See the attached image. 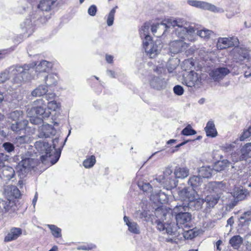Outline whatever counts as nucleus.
<instances>
[{"label": "nucleus", "mask_w": 251, "mask_h": 251, "mask_svg": "<svg viewBox=\"0 0 251 251\" xmlns=\"http://www.w3.org/2000/svg\"><path fill=\"white\" fill-rule=\"evenodd\" d=\"M168 22L173 27H177L176 28V34L181 39H187L190 41L194 42L197 40V36L207 40L214 35L212 30L206 28L197 30L181 19H169Z\"/></svg>", "instance_id": "f257e3e1"}, {"label": "nucleus", "mask_w": 251, "mask_h": 251, "mask_svg": "<svg viewBox=\"0 0 251 251\" xmlns=\"http://www.w3.org/2000/svg\"><path fill=\"white\" fill-rule=\"evenodd\" d=\"M33 66L31 64H25L23 66H11L0 73V84L6 81L10 76H13V83L20 84L22 82L30 80L33 78L30 74L31 69Z\"/></svg>", "instance_id": "f03ea898"}, {"label": "nucleus", "mask_w": 251, "mask_h": 251, "mask_svg": "<svg viewBox=\"0 0 251 251\" xmlns=\"http://www.w3.org/2000/svg\"><path fill=\"white\" fill-rule=\"evenodd\" d=\"M59 142V138H55L52 140V148L49 144L48 142L38 141L36 142L35 146L36 148L38 147L42 148H44V149H41V151H45V154L41 156V160L42 162L45 161L47 160L48 158H49L51 164H54L56 163L60 156V151L56 150V144Z\"/></svg>", "instance_id": "7ed1b4c3"}, {"label": "nucleus", "mask_w": 251, "mask_h": 251, "mask_svg": "<svg viewBox=\"0 0 251 251\" xmlns=\"http://www.w3.org/2000/svg\"><path fill=\"white\" fill-rule=\"evenodd\" d=\"M47 109V103L43 99H41L34 101L32 107L27 108L26 112L28 116L36 115L42 116L43 117H48L50 112Z\"/></svg>", "instance_id": "20e7f679"}, {"label": "nucleus", "mask_w": 251, "mask_h": 251, "mask_svg": "<svg viewBox=\"0 0 251 251\" xmlns=\"http://www.w3.org/2000/svg\"><path fill=\"white\" fill-rule=\"evenodd\" d=\"M184 211L185 207L182 205L176 206L173 210V213L176 216V225L179 228L186 227L187 223L191 220V215Z\"/></svg>", "instance_id": "39448f33"}, {"label": "nucleus", "mask_w": 251, "mask_h": 251, "mask_svg": "<svg viewBox=\"0 0 251 251\" xmlns=\"http://www.w3.org/2000/svg\"><path fill=\"white\" fill-rule=\"evenodd\" d=\"M143 45L147 56L151 58L156 57L162 48L160 40L153 41L151 39L148 41H146Z\"/></svg>", "instance_id": "423d86ee"}, {"label": "nucleus", "mask_w": 251, "mask_h": 251, "mask_svg": "<svg viewBox=\"0 0 251 251\" xmlns=\"http://www.w3.org/2000/svg\"><path fill=\"white\" fill-rule=\"evenodd\" d=\"M187 2L189 5L202 10H208L214 13H223L224 12L223 8L217 7L214 4L206 1L197 0H188Z\"/></svg>", "instance_id": "0eeeda50"}, {"label": "nucleus", "mask_w": 251, "mask_h": 251, "mask_svg": "<svg viewBox=\"0 0 251 251\" xmlns=\"http://www.w3.org/2000/svg\"><path fill=\"white\" fill-rule=\"evenodd\" d=\"M201 75L194 72H190L183 81V84L189 87H199L201 84Z\"/></svg>", "instance_id": "6e6552de"}, {"label": "nucleus", "mask_w": 251, "mask_h": 251, "mask_svg": "<svg viewBox=\"0 0 251 251\" xmlns=\"http://www.w3.org/2000/svg\"><path fill=\"white\" fill-rule=\"evenodd\" d=\"M8 118L13 122L11 126H27L28 122L23 117L21 110H16L9 114Z\"/></svg>", "instance_id": "1a4fd4ad"}, {"label": "nucleus", "mask_w": 251, "mask_h": 251, "mask_svg": "<svg viewBox=\"0 0 251 251\" xmlns=\"http://www.w3.org/2000/svg\"><path fill=\"white\" fill-rule=\"evenodd\" d=\"M239 41L237 37L232 36L229 37H220L217 41V48L223 50L238 45Z\"/></svg>", "instance_id": "9d476101"}, {"label": "nucleus", "mask_w": 251, "mask_h": 251, "mask_svg": "<svg viewBox=\"0 0 251 251\" xmlns=\"http://www.w3.org/2000/svg\"><path fill=\"white\" fill-rule=\"evenodd\" d=\"M236 153L232 154V160L234 162L245 160L251 158V143H246L240 150V155L237 158H235Z\"/></svg>", "instance_id": "9b49d317"}, {"label": "nucleus", "mask_w": 251, "mask_h": 251, "mask_svg": "<svg viewBox=\"0 0 251 251\" xmlns=\"http://www.w3.org/2000/svg\"><path fill=\"white\" fill-rule=\"evenodd\" d=\"M188 47V44L181 39L175 40L170 44V51L171 53L177 54L185 50Z\"/></svg>", "instance_id": "f8f14e48"}, {"label": "nucleus", "mask_w": 251, "mask_h": 251, "mask_svg": "<svg viewBox=\"0 0 251 251\" xmlns=\"http://www.w3.org/2000/svg\"><path fill=\"white\" fill-rule=\"evenodd\" d=\"M229 73L230 71L227 68L220 67L212 70L209 73V75L214 81H219Z\"/></svg>", "instance_id": "ddd939ff"}, {"label": "nucleus", "mask_w": 251, "mask_h": 251, "mask_svg": "<svg viewBox=\"0 0 251 251\" xmlns=\"http://www.w3.org/2000/svg\"><path fill=\"white\" fill-rule=\"evenodd\" d=\"M22 234V229L19 227H12L4 237V241L9 242L17 239Z\"/></svg>", "instance_id": "4468645a"}, {"label": "nucleus", "mask_w": 251, "mask_h": 251, "mask_svg": "<svg viewBox=\"0 0 251 251\" xmlns=\"http://www.w3.org/2000/svg\"><path fill=\"white\" fill-rule=\"evenodd\" d=\"M21 28L25 37H28L34 31V27L31 19H26L21 24Z\"/></svg>", "instance_id": "2eb2a0df"}, {"label": "nucleus", "mask_w": 251, "mask_h": 251, "mask_svg": "<svg viewBox=\"0 0 251 251\" xmlns=\"http://www.w3.org/2000/svg\"><path fill=\"white\" fill-rule=\"evenodd\" d=\"M151 86L156 90H161L165 87L166 82L164 78L158 76H152L150 81Z\"/></svg>", "instance_id": "dca6fc26"}, {"label": "nucleus", "mask_w": 251, "mask_h": 251, "mask_svg": "<svg viewBox=\"0 0 251 251\" xmlns=\"http://www.w3.org/2000/svg\"><path fill=\"white\" fill-rule=\"evenodd\" d=\"M41 131L40 132V137L41 138H50L54 136L56 130L54 126H42Z\"/></svg>", "instance_id": "f3484780"}, {"label": "nucleus", "mask_w": 251, "mask_h": 251, "mask_svg": "<svg viewBox=\"0 0 251 251\" xmlns=\"http://www.w3.org/2000/svg\"><path fill=\"white\" fill-rule=\"evenodd\" d=\"M150 27L149 24L145 23L139 30L140 36L143 40V43L146 41H148L152 39L151 37L149 35Z\"/></svg>", "instance_id": "a211bd4d"}, {"label": "nucleus", "mask_w": 251, "mask_h": 251, "mask_svg": "<svg viewBox=\"0 0 251 251\" xmlns=\"http://www.w3.org/2000/svg\"><path fill=\"white\" fill-rule=\"evenodd\" d=\"M7 196L9 200L19 199L21 197V192L19 189L15 186L11 185L8 186L7 189Z\"/></svg>", "instance_id": "6ab92c4d"}, {"label": "nucleus", "mask_w": 251, "mask_h": 251, "mask_svg": "<svg viewBox=\"0 0 251 251\" xmlns=\"http://www.w3.org/2000/svg\"><path fill=\"white\" fill-rule=\"evenodd\" d=\"M230 165V162L227 159L219 160L214 163L213 169L216 172H221L225 170Z\"/></svg>", "instance_id": "aec40b11"}, {"label": "nucleus", "mask_w": 251, "mask_h": 251, "mask_svg": "<svg viewBox=\"0 0 251 251\" xmlns=\"http://www.w3.org/2000/svg\"><path fill=\"white\" fill-rule=\"evenodd\" d=\"M178 195L180 199L187 202H191L194 199V197L188 191V188L185 187L178 192Z\"/></svg>", "instance_id": "412c9836"}, {"label": "nucleus", "mask_w": 251, "mask_h": 251, "mask_svg": "<svg viewBox=\"0 0 251 251\" xmlns=\"http://www.w3.org/2000/svg\"><path fill=\"white\" fill-rule=\"evenodd\" d=\"M124 220L130 232L134 234H139L140 233L139 226L136 222H130L129 220L128 217L126 216L124 217Z\"/></svg>", "instance_id": "4be33fe9"}, {"label": "nucleus", "mask_w": 251, "mask_h": 251, "mask_svg": "<svg viewBox=\"0 0 251 251\" xmlns=\"http://www.w3.org/2000/svg\"><path fill=\"white\" fill-rule=\"evenodd\" d=\"M52 67V63L46 60H42L36 68V71L39 73L46 72Z\"/></svg>", "instance_id": "5701e85b"}, {"label": "nucleus", "mask_w": 251, "mask_h": 251, "mask_svg": "<svg viewBox=\"0 0 251 251\" xmlns=\"http://www.w3.org/2000/svg\"><path fill=\"white\" fill-rule=\"evenodd\" d=\"M251 222V210L245 212L239 218V225L243 226Z\"/></svg>", "instance_id": "b1692460"}, {"label": "nucleus", "mask_w": 251, "mask_h": 251, "mask_svg": "<svg viewBox=\"0 0 251 251\" xmlns=\"http://www.w3.org/2000/svg\"><path fill=\"white\" fill-rule=\"evenodd\" d=\"M243 243V239L240 235L232 236L229 241V243L233 249L238 250Z\"/></svg>", "instance_id": "393cba45"}, {"label": "nucleus", "mask_w": 251, "mask_h": 251, "mask_svg": "<svg viewBox=\"0 0 251 251\" xmlns=\"http://www.w3.org/2000/svg\"><path fill=\"white\" fill-rule=\"evenodd\" d=\"M48 91L47 85H40L31 92V95L33 97H41L45 95Z\"/></svg>", "instance_id": "a878e982"}, {"label": "nucleus", "mask_w": 251, "mask_h": 251, "mask_svg": "<svg viewBox=\"0 0 251 251\" xmlns=\"http://www.w3.org/2000/svg\"><path fill=\"white\" fill-rule=\"evenodd\" d=\"M220 196L218 195H209L205 199L208 207H213L218 202Z\"/></svg>", "instance_id": "bb28decb"}, {"label": "nucleus", "mask_w": 251, "mask_h": 251, "mask_svg": "<svg viewBox=\"0 0 251 251\" xmlns=\"http://www.w3.org/2000/svg\"><path fill=\"white\" fill-rule=\"evenodd\" d=\"M174 174L176 178H184L189 175V170L186 168L177 167L176 168Z\"/></svg>", "instance_id": "cd10ccee"}, {"label": "nucleus", "mask_w": 251, "mask_h": 251, "mask_svg": "<svg viewBox=\"0 0 251 251\" xmlns=\"http://www.w3.org/2000/svg\"><path fill=\"white\" fill-rule=\"evenodd\" d=\"M44 80L47 86H54L57 83L58 76L54 74H49Z\"/></svg>", "instance_id": "c85d7f7f"}, {"label": "nucleus", "mask_w": 251, "mask_h": 251, "mask_svg": "<svg viewBox=\"0 0 251 251\" xmlns=\"http://www.w3.org/2000/svg\"><path fill=\"white\" fill-rule=\"evenodd\" d=\"M54 2L55 0H42L38 5V8L42 11H48Z\"/></svg>", "instance_id": "c756f323"}, {"label": "nucleus", "mask_w": 251, "mask_h": 251, "mask_svg": "<svg viewBox=\"0 0 251 251\" xmlns=\"http://www.w3.org/2000/svg\"><path fill=\"white\" fill-rule=\"evenodd\" d=\"M202 182V178L200 176H193L190 177L188 180V184L193 188L200 186Z\"/></svg>", "instance_id": "7c9ffc66"}, {"label": "nucleus", "mask_w": 251, "mask_h": 251, "mask_svg": "<svg viewBox=\"0 0 251 251\" xmlns=\"http://www.w3.org/2000/svg\"><path fill=\"white\" fill-rule=\"evenodd\" d=\"M212 169L208 166L202 167L199 170L200 176L203 178H210L212 175Z\"/></svg>", "instance_id": "2f4dec72"}, {"label": "nucleus", "mask_w": 251, "mask_h": 251, "mask_svg": "<svg viewBox=\"0 0 251 251\" xmlns=\"http://www.w3.org/2000/svg\"><path fill=\"white\" fill-rule=\"evenodd\" d=\"M96 159L94 155L87 156L86 158L83 161V165L85 168H90L96 164Z\"/></svg>", "instance_id": "473e14b6"}, {"label": "nucleus", "mask_w": 251, "mask_h": 251, "mask_svg": "<svg viewBox=\"0 0 251 251\" xmlns=\"http://www.w3.org/2000/svg\"><path fill=\"white\" fill-rule=\"evenodd\" d=\"M47 226L50 230L52 235L55 238H60L62 236L61 229L54 225H48Z\"/></svg>", "instance_id": "72a5a7b5"}, {"label": "nucleus", "mask_w": 251, "mask_h": 251, "mask_svg": "<svg viewBox=\"0 0 251 251\" xmlns=\"http://www.w3.org/2000/svg\"><path fill=\"white\" fill-rule=\"evenodd\" d=\"M173 19V18H168L166 20L164 21L165 23H162L161 24H156L151 25V30L153 33H155L157 29L161 28V26H164L165 28L167 27H170L171 26H173L170 24L168 23V20Z\"/></svg>", "instance_id": "f704fd0d"}, {"label": "nucleus", "mask_w": 251, "mask_h": 251, "mask_svg": "<svg viewBox=\"0 0 251 251\" xmlns=\"http://www.w3.org/2000/svg\"><path fill=\"white\" fill-rule=\"evenodd\" d=\"M48 110L56 111L60 109L61 104L59 102L56 100H52V101L48 102L47 104Z\"/></svg>", "instance_id": "c9c22d12"}, {"label": "nucleus", "mask_w": 251, "mask_h": 251, "mask_svg": "<svg viewBox=\"0 0 251 251\" xmlns=\"http://www.w3.org/2000/svg\"><path fill=\"white\" fill-rule=\"evenodd\" d=\"M210 186L212 187V190L216 193L219 192L220 190L223 189L225 185L222 182H211L210 183Z\"/></svg>", "instance_id": "e433bc0d"}, {"label": "nucleus", "mask_w": 251, "mask_h": 251, "mask_svg": "<svg viewBox=\"0 0 251 251\" xmlns=\"http://www.w3.org/2000/svg\"><path fill=\"white\" fill-rule=\"evenodd\" d=\"M176 186L177 183L175 180L172 178H168L164 182V187L167 190H171Z\"/></svg>", "instance_id": "4c0bfd02"}, {"label": "nucleus", "mask_w": 251, "mask_h": 251, "mask_svg": "<svg viewBox=\"0 0 251 251\" xmlns=\"http://www.w3.org/2000/svg\"><path fill=\"white\" fill-rule=\"evenodd\" d=\"M118 8L117 6H116L113 8H112L110 12L109 13L107 18V25L108 26H111L114 22V16L116 12V10Z\"/></svg>", "instance_id": "58836bf2"}, {"label": "nucleus", "mask_w": 251, "mask_h": 251, "mask_svg": "<svg viewBox=\"0 0 251 251\" xmlns=\"http://www.w3.org/2000/svg\"><path fill=\"white\" fill-rule=\"evenodd\" d=\"M30 117L29 120L30 123L32 125H42V126H45L43 124V119L42 118L38 117V116H36V115H33L31 116H29ZM45 126H50V124H47Z\"/></svg>", "instance_id": "ea45409f"}, {"label": "nucleus", "mask_w": 251, "mask_h": 251, "mask_svg": "<svg viewBox=\"0 0 251 251\" xmlns=\"http://www.w3.org/2000/svg\"><path fill=\"white\" fill-rule=\"evenodd\" d=\"M205 131L206 136L208 137H215L218 134L215 126H205Z\"/></svg>", "instance_id": "a19ab883"}, {"label": "nucleus", "mask_w": 251, "mask_h": 251, "mask_svg": "<svg viewBox=\"0 0 251 251\" xmlns=\"http://www.w3.org/2000/svg\"><path fill=\"white\" fill-rule=\"evenodd\" d=\"M177 229L176 225L174 223H169L166 224L165 232L170 235L175 234Z\"/></svg>", "instance_id": "79ce46f5"}, {"label": "nucleus", "mask_w": 251, "mask_h": 251, "mask_svg": "<svg viewBox=\"0 0 251 251\" xmlns=\"http://www.w3.org/2000/svg\"><path fill=\"white\" fill-rule=\"evenodd\" d=\"M96 248V246L93 244H85L78 246V250L90 251Z\"/></svg>", "instance_id": "37998d69"}, {"label": "nucleus", "mask_w": 251, "mask_h": 251, "mask_svg": "<svg viewBox=\"0 0 251 251\" xmlns=\"http://www.w3.org/2000/svg\"><path fill=\"white\" fill-rule=\"evenodd\" d=\"M192 126H186L181 131V134L183 135L189 136L194 135L196 133V130L193 129Z\"/></svg>", "instance_id": "c03bdc74"}, {"label": "nucleus", "mask_w": 251, "mask_h": 251, "mask_svg": "<svg viewBox=\"0 0 251 251\" xmlns=\"http://www.w3.org/2000/svg\"><path fill=\"white\" fill-rule=\"evenodd\" d=\"M251 136V126H249V128L243 131L242 134L240 137L241 141H244L246 139Z\"/></svg>", "instance_id": "a18cd8bd"}, {"label": "nucleus", "mask_w": 251, "mask_h": 251, "mask_svg": "<svg viewBox=\"0 0 251 251\" xmlns=\"http://www.w3.org/2000/svg\"><path fill=\"white\" fill-rule=\"evenodd\" d=\"M2 147L4 149L5 151L8 152H11L15 149V147L13 144L10 142H5L3 143Z\"/></svg>", "instance_id": "49530a36"}, {"label": "nucleus", "mask_w": 251, "mask_h": 251, "mask_svg": "<svg viewBox=\"0 0 251 251\" xmlns=\"http://www.w3.org/2000/svg\"><path fill=\"white\" fill-rule=\"evenodd\" d=\"M177 64L174 63V61H171L168 63L167 65V68L169 73H172L176 69Z\"/></svg>", "instance_id": "de8ad7c7"}, {"label": "nucleus", "mask_w": 251, "mask_h": 251, "mask_svg": "<svg viewBox=\"0 0 251 251\" xmlns=\"http://www.w3.org/2000/svg\"><path fill=\"white\" fill-rule=\"evenodd\" d=\"M175 94L178 96H181L184 93V89L180 85H176L173 88Z\"/></svg>", "instance_id": "09e8293b"}, {"label": "nucleus", "mask_w": 251, "mask_h": 251, "mask_svg": "<svg viewBox=\"0 0 251 251\" xmlns=\"http://www.w3.org/2000/svg\"><path fill=\"white\" fill-rule=\"evenodd\" d=\"M196 236V233L192 230H188L184 233V237L187 239H192Z\"/></svg>", "instance_id": "8fccbe9b"}, {"label": "nucleus", "mask_w": 251, "mask_h": 251, "mask_svg": "<svg viewBox=\"0 0 251 251\" xmlns=\"http://www.w3.org/2000/svg\"><path fill=\"white\" fill-rule=\"evenodd\" d=\"M56 97V94L54 93L50 92L48 94H46L45 96V99L48 101V102L52 101L54 100Z\"/></svg>", "instance_id": "3c124183"}, {"label": "nucleus", "mask_w": 251, "mask_h": 251, "mask_svg": "<svg viewBox=\"0 0 251 251\" xmlns=\"http://www.w3.org/2000/svg\"><path fill=\"white\" fill-rule=\"evenodd\" d=\"M8 171L10 172V175H6L5 176L8 178L11 179L15 176V171L12 167H7L3 170V172Z\"/></svg>", "instance_id": "603ef678"}, {"label": "nucleus", "mask_w": 251, "mask_h": 251, "mask_svg": "<svg viewBox=\"0 0 251 251\" xmlns=\"http://www.w3.org/2000/svg\"><path fill=\"white\" fill-rule=\"evenodd\" d=\"M97 11V6L95 5H91L88 10V13L91 16H94L96 15Z\"/></svg>", "instance_id": "864d4df0"}, {"label": "nucleus", "mask_w": 251, "mask_h": 251, "mask_svg": "<svg viewBox=\"0 0 251 251\" xmlns=\"http://www.w3.org/2000/svg\"><path fill=\"white\" fill-rule=\"evenodd\" d=\"M166 227V224H164L163 223L160 221H156V227L159 231H165Z\"/></svg>", "instance_id": "5fc2aeb1"}, {"label": "nucleus", "mask_w": 251, "mask_h": 251, "mask_svg": "<svg viewBox=\"0 0 251 251\" xmlns=\"http://www.w3.org/2000/svg\"><path fill=\"white\" fill-rule=\"evenodd\" d=\"M7 160V156L4 153H0V168L5 167L4 163Z\"/></svg>", "instance_id": "6e6d98bb"}, {"label": "nucleus", "mask_w": 251, "mask_h": 251, "mask_svg": "<svg viewBox=\"0 0 251 251\" xmlns=\"http://www.w3.org/2000/svg\"><path fill=\"white\" fill-rule=\"evenodd\" d=\"M234 196L236 197L238 200H242L245 198L246 196L243 192V190H240L239 192H237L236 193L234 194Z\"/></svg>", "instance_id": "4d7b16f0"}, {"label": "nucleus", "mask_w": 251, "mask_h": 251, "mask_svg": "<svg viewBox=\"0 0 251 251\" xmlns=\"http://www.w3.org/2000/svg\"><path fill=\"white\" fill-rule=\"evenodd\" d=\"M223 245V241L221 240H218L215 243L216 251H221V246Z\"/></svg>", "instance_id": "13d9d810"}, {"label": "nucleus", "mask_w": 251, "mask_h": 251, "mask_svg": "<svg viewBox=\"0 0 251 251\" xmlns=\"http://www.w3.org/2000/svg\"><path fill=\"white\" fill-rule=\"evenodd\" d=\"M105 59L108 63H112L113 62V57L111 55L106 54L105 55Z\"/></svg>", "instance_id": "bf43d9fd"}, {"label": "nucleus", "mask_w": 251, "mask_h": 251, "mask_svg": "<svg viewBox=\"0 0 251 251\" xmlns=\"http://www.w3.org/2000/svg\"><path fill=\"white\" fill-rule=\"evenodd\" d=\"M107 75L112 78H115L116 77L115 73L111 70H107L106 72Z\"/></svg>", "instance_id": "052dcab7"}, {"label": "nucleus", "mask_w": 251, "mask_h": 251, "mask_svg": "<svg viewBox=\"0 0 251 251\" xmlns=\"http://www.w3.org/2000/svg\"><path fill=\"white\" fill-rule=\"evenodd\" d=\"M227 224L230 226H232L234 224V218L233 216L229 218L227 221Z\"/></svg>", "instance_id": "680f3d73"}, {"label": "nucleus", "mask_w": 251, "mask_h": 251, "mask_svg": "<svg viewBox=\"0 0 251 251\" xmlns=\"http://www.w3.org/2000/svg\"><path fill=\"white\" fill-rule=\"evenodd\" d=\"M226 17L228 18V19H230V18H232V17H233L235 15V13L234 12H227L226 13Z\"/></svg>", "instance_id": "e2e57ef3"}, {"label": "nucleus", "mask_w": 251, "mask_h": 251, "mask_svg": "<svg viewBox=\"0 0 251 251\" xmlns=\"http://www.w3.org/2000/svg\"><path fill=\"white\" fill-rule=\"evenodd\" d=\"M189 141V140L185 141L182 142L180 144H178L177 145H176V150L177 151L179 147H180L184 145L185 144H186Z\"/></svg>", "instance_id": "0e129e2a"}, {"label": "nucleus", "mask_w": 251, "mask_h": 251, "mask_svg": "<svg viewBox=\"0 0 251 251\" xmlns=\"http://www.w3.org/2000/svg\"><path fill=\"white\" fill-rule=\"evenodd\" d=\"M28 162H29V160L28 159H25L24 160H23L22 161V166H23L24 168H26L27 167L26 166H25V164L27 162V164L28 163Z\"/></svg>", "instance_id": "69168bd1"}, {"label": "nucleus", "mask_w": 251, "mask_h": 251, "mask_svg": "<svg viewBox=\"0 0 251 251\" xmlns=\"http://www.w3.org/2000/svg\"><path fill=\"white\" fill-rule=\"evenodd\" d=\"M176 139H170L169 141H167V144H171L172 143H175L176 142Z\"/></svg>", "instance_id": "338daca9"}, {"label": "nucleus", "mask_w": 251, "mask_h": 251, "mask_svg": "<svg viewBox=\"0 0 251 251\" xmlns=\"http://www.w3.org/2000/svg\"><path fill=\"white\" fill-rule=\"evenodd\" d=\"M57 250H58L57 246H54L49 251H57Z\"/></svg>", "instance_id": "774afa93"}]
</instances>
